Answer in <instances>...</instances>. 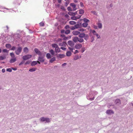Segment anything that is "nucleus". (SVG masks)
<instances>
[{
  "label": "nucleus",
  "mask_w": 133,
  "mask_h": 133,
  "mask_svg": "<svg viewBox=\"0 0 133 133\" xmlns=\"http://www.w3.org/2000/svg\"><path fill=\"white\" fill-rule=\"evenodd\" d=\"M98 94V92L96 91H91L90 92L89 95L88 96L87 98L88 99H89L90 101H93L94 99V97H93L92 98H90V97H92V95L93 96H95Z\"/></svg>",
  "instance_id": "obj_1"
},
{
  "label": "nucleus",
  "mask_w": 133,
  "mask_h": 133,
  "mask_svg": "<svg viewBox=\"0 0 133 133\" xmlns=\"http://www.w3.org/2000/svg\"><path fill=\"white\" fill-rule=\"evenodd\" d=\"M45 55L43 54H42L39 55L38 58V63L39 64H40V62H43L45 61Z\"/></svg>",
  "instance_id": "obj_2"
},
{
  "label": "nucleus",
  "mask_w": 133,
  "mask_h": 133,
  "mask_svg": "<svg viewBox=\"0 0 133 133\" xmlns=\"http://www.w3.org/2000/svg\"><path fill=\"white\" fill-rule=\"evenodd\" d=\"M40 120L41 122H44L45 123H46L50 122V121L51 119L49 118L42 117L40 118Z\"/></svg>",
  "instance_id": "obj_3"
},
{
  "label": "nucleus",
  "mask_w": 133,
  "mask_h": 133,
  "mask_svg": "<svg viewBox=\"0 0 133 133\" xmlns=\"http://www.w3.org/2000/svg\"><path fill=\"white\" fill-rule=\"evenodd\" d=\"M32 56L31 55L28 54L22 57V58L24 60L28 59L31 58Z\"/></svg>",
  "instance_id": "obj_4"
},
{
  "label": "nucleus",
  "mask_w": 133,
  "mask_h": 133,
  "mask_svg": "<svg viewBox=\"0 0 133 133\" xmlns=\"http://www.w3.org/2000/svg\"><path fill=\"white\" fill-rule=\"evenodd\" d=\"M22 49L21 47H18L17 50L15 51V52L16 54L19 55L21 52Z\"/></svg>",
  "instance_id": "obj_5"
},
{
  "label": "nucleus",
  "mask_w": 133,
  "mask_h": 133,
  "mask_svg": "<svg viewBox=\"0 0 133 133\" xmlns=\"http://www.w3.org/2000/svg\"><path fill=\"white\" fill-rule=\"evenodd\" d=\"M67 43L71 47L73 46L75 44L74 42L71 41H69Z\"/></svg>",
  "instance_id": "obj_6"
},
{
  "label": "nucleus",
  "mask_w": 133,
  "mask_h": 133,
  "mask_svg": "<svg viewBox=\"0 0 133 133\" xmlns=\"http://www.w3.org/2000/svg\"><path fill=\"white\" fill-rule=\"evenodd\" d=\"M97 25L99 29H101L102 28V24L100 20L98 21V22L97 23Z\"/></svg>",
  "instance_id": "obj_7"
},
{
  "label": "nucleus",
  "mask_w": 133,
  "mask_h": 133,
  "mask_svg": "<svg viewBox=\"0 0 133 133\" xmlns=\"http://www.w3.org/2000/svg\"><path fill=\"white\" fill-rule=\"evenodd\" d=\"M72 33L74 35L76 36L79 35L80 32L74 30L72 32Z\"/></svg>",
  "instance_id": "obj_8"
},
{
  "label": "nucleus",
  "mask_w": 133,
  "mask_h": 133,
  "mask_svg": "<svg viewBox=\"0 0 133 133\" xmlns=\"http://www.w3.org/2000/svg\"><path fill=\"white\" fill-rule=\"evenodd\" d=\"M58 44L60 46H65L66 45V43L62 41V42L59 43Z\"/></svg>",
  "instance_id": "obj_9"
},
{
  "label": "nucleus",
  "mask_w": 133,
  "mask_h": 133,
  "mask_svg": "<svg viewBox=\"0 0 133 133\" xmlns=\"http://www.w3.org/2000/svg\"><path fill=\"white\" fill-rule=\"evenodd\" d=\"M34 51L36 54H37L38 55H41V54H43L37 48H35L34 49Z\"/></svg>",
  "instance_id": "obj_10"
},
{
  "label": "nucleus",
  "mask_w": 133,
  "mask_h": 133,
  "mask_svg": "<svg viewBox=\"0 0 133 133\" xmlns=\"http://www.w3.org/2000/svg\"><path fill=\"white\" fill-rule=\"evenodd\" d=\"M106 113L108 115H111V114H114V112L112 110H108L107 111Z\"/></svg>",
  "instance_id": "obj_11"
},
{
  "label": "nucleus",
  "mask_w": 133,
  "mask_h": 133,
  "mask_svg": "<svg viewBox=\"0 0 133 133\" xmlns=\"http://www.w3.org/2000/svg\"><path fill=\"white\" fill-rule=\"evenodd\" d=\"M82 47V45L80 44H77L75 46V48L77 49H80Z\"/></svg>",
  "instance_id": "obj_12"
},
{
  "label": "nucleus",
  "mask_w": 133,
  "mask_h": 133,
  "mask_svg": "<svg viewBox=\"0 0 133 133\" xmlns=\"http://www.w3.org/2000/svg\"><path fill=\"white\" fill-rule=\"evenodd\" d=\"M16 60V58H12L9 61V62L11 63H12L15 62Z\"/></svg>",
  "instance_id": "obj_13"
},
{
  "label": "nucleus",
  "mask_w": 133,
  "mask_h": 133,
  "mask_svg": "<svg viewBox=\"0 0 133 133\" xmlns=\"http://www.w3.org/2000/svg\"><path fill=\"white\" fill-rule=\"evenodd\" d=\"M78 38L77 36H75L73 37V41L75 43L78 41Z\"/></svg>",
  "instance_id": "obj_14"
},
{
  "label": "nucleus",
  "mask_w": 133,
  "mask_h": 133,
  "mask_svg": "<svg viewBox=\"0 0 133 133\" xmlns=\"http://www.w3.org/2000/svg\"><path fill=\"white\" fill-rule=\"evenodd\" d=\"M57 56L58 58H62L64 57L65 55L63 54H59Z\"/></svg>",
  "instance_id": "obj_15"
},
{
  "label": "nucleus",
  "mask_w": 133,
  "mask_h": 133,
  "mask_svg": "<svg viewBox=\"0 0 133 133\" xmlns=\"http://www.w3.org/2000/svg\"><path fill=\"white\" fill-rule=\"evenodd\" d=\"M115 103L117 105H119L120 104L121 101L119 99H117L115 101Z\"/></svg>",
  "instance_id": "obj_16"
},
{
  "label": "nucleus",
  "mask_w": 133,
  "mask_h": 133,
  "mask_svg": "<svg viewBox=\"0 0 133 133\" xmlns=\"http://www.w3.org/2000/svg\"><path fill=\"white\" fill-rule=\"evenodd\" d=\"M38 63V61H33L31 63V66H34L37 64Z\"/></svg>",
  "instance_id": "obj_17"
},
{
  "label": "nucleus",
  "mask_w": 133,
  "mask_h": 133,
  "mask_svg": "<svg viewBox=\"0 0 133 133\" xmlns=\"http://www.w3.org/2000/svg\"><path fill=\"white\" fill-rule=\"evenodd\" d=\"M70 5L71 6H72L74 10H76V5L75 4L73 3H71L70 4Z\"/></svg>",
  "instance_id": "obj_18"
},
{
  "label": "nucleus",
  "mask_w": 133,
  "mask_h": 133,
  "mask_svg": "<svg viewBox=\"0 0 133 133\" xmlns=\"http://www.w3.org/2000/svg\"><path fill=\"white\" fill-rule=\"evenodd\" d=\"M55 52L56 53L59 52L60 51V49L58 46L57 48L55 49Z\"/></svg>",
  "instance_id": "obj_19"
},
{
  "label": "nucleus",
  "mask_w": 133,
  "mask_h": 133,
  "mask_svg": "<svg viewBox=\"0 0 133 133\" xmlns=\"http://www.w3.org/2000/svg\"><path fill=\"white\" fill-rule=\"evenodd\" d=\"M85 34L84 33H82L81 34L80 33L79 35V36L80 38H84V36L85 35Z\"/></svg>",
  "instance_id": "obj_20"
},
{
  "label": "nucleus",
  "mask_w": 133,
  "mask_h": 133,
  "mask_svg": "<svg viewBox=\"0 0 133 133\" xmlns=\"http://www.w3.org/2000/svg\"><path fill=\"white\" fill-rule=\"evenodd\" d=\"M79 14H83L84 13V10L82 9H80L79 10Z\"/></svg>",
  "instance_id": "obj_21"
},
{
  "label": "nucleus",
  "mask_w": 133,
  "mask_h": 133,
  "mask_svg": "<svg viewBox=\"0 0 133 133\" xmlns=\"http://www.w3.org/2000/svg\"><path fill=\"white\" fill-rule=\"evenodd\" d=\"M28 49L27 47L24 48L23 49V51L25 53H27L28 51Z\"/></svg>",
  "instance_id": "obj_22"
},
{
  "label": "nucleus",
  "mask_w": 133,
  "mask_h": 133,
  "mask_svg": "<svg viewBox=\"0 0 133 133\" xmlns=\"http://www.w3.org/2000/svg\"><path fill=\"white\" fill-rule=\"evenodd\" d=\"M56 58L55 57H53L49 61V62L51 63H52L53 62L55 61Z\"/></svg>",
  "instance_id": "obj_23"
},
{
  "label": "nucleus",
  "mask_w": 133,
  "mask_h": 133,
  "mask_svg": "<svg viewBox=\"0 0 133 133\" xmlns=\"http://www.w3.org/2000/svg\"><path fill=\"white\" fill-rule=\"evenodd\" d=\"M5 46L8 49H10L11 48V45L9 44H6L5 45Z\"/></svg>",
  "instance_id": "obj_24"
},
{
  "label": "nucleus",
  "mask_w": 133,
  "mask_h": 133,
  "mask_svg": "<svg viewBox=\"0 0 133 133\" xmlns=\"http://www.w3.org/2000/svg\"><path fill=\"white\" fill-rule=\"evenodd\" d=\"M52 46L53 48H55V49H56L57 48L58 46V45L56 44H52Z\"/></svg>",
  "instance_id": "obj_25"
},
{
  "label": "nucleus",
  "mask_w": 133,
  "mask_h": 133,
  "mask_svg": "<svg viewBox=\"0 0 133 133\" xmlns=\"http://www.w3.org/2000/svg\"><path fill=\"white\" fill-rule=\"evenodd\" d=\"M71 53L70 51H68L66 53V55L67 56H70L71 55Z\"/></svg>",
  "instance_id": "obj_26"
},
{
  "label": "nucleus",
  "mask_w": 133,
  "mask_h": 133,
  "mask_svg": "<svg viewBox=\"0 0 133 133\" xmlns=\"http://www.w3.org/2000/svg\"><path fill=\"white\" fill-rule=\"evenodd\" d=\"M89 36L88 35L85 34V35L84 36V39L86 40H87L89 38Z\"/></svg>",
  "instance_id": "obj_27"
},
{
  "label": "nucleus",
  "mask_w": 133,
  "mask_h": 133,
  "mask_svg": "<svg viewBox=\"0 0 133 133\" xmlns=\"http://www.w3.org/2000/svg\"><path fill=\"white\" fill-rule=\"evenodd\" d=\"M46 57L48 59H50L51 58V55L50 54L47 53L46 55Z\"/></svg>",
  "instance_id": "obj_28"
},
{
  "label": "nucleus",
  "mask_w": 133,
  "mask_h": 133,
  "mask_svg": "<svg viewBox=\"0 0 133 133\" xmlns=\"http://www.w3.org/2000/svg\"><path fill=\"white\" fill-rule=\"evenodd\" d=\"M69 23L71 25H74L76 23V22L73 21H70L69 22Z\"/></svg>",
  "instance_id": "obj_29"
},
{
  "label": "nucleus",
  "mask_w": 133,
  "mask_h": 133,
  "mask_svg": "<svg viewBox=\"0 0 133 133\" xmlns=\"http://www.w3.org/2000/svg\"><path fill=\"white\" fill-rule=\"evenodd\" d=\"M35 70L36 69L34 68H33L30 69L29 70V71L31 72H32L35 71Z\"/></svg>",
  "instance_id": "obj_30"
},
{
  "label": "nucleus",
  "mask_w": 133,
  "mask_h": 133,
  "mask_svg": "<svg viewBox=\"0 0 133 133\" xmlns=\"http://www.w3.org/2000/svg\"><path fill=\"white\" fill-rule=\"evenodd\" d=\"M10 55L11 57L12 58H16L15 57V56L14 55V54L13 52L11 53L10 54Z\"/></svg>",
  "instance_id": "obj_31"
},
{
  "label": "nucleus",
  "mask_w": 133,
  "mask_h": 133,
  "mask_svg": "<svg viewBox=\"0 0 133 133\" xmlns=\"http://www.w3.org/2000/svg\"><path fill=\"white\" fill-rule=\"evenodd\" d=\"M49 52L52 55H54V54L55 52L52 49H51L50 50Z\"/></svg>",
  "instance_id": "obj_32"
},
{
  "label": "nucleus",
  "mask_w": 133,
  "mask_h": 133,
  "mask_svg": "<svg viewBox=\"0 0 133 133\" xmlns=\"http://www.w3.org/2000/svg\"><path fill=\"white\" fill-rule=\"evenodd\" d=\"M84 40L82 38H78V41L80 43H82L84 41Z\"/></svg>",
  "instance_id": "obj_33"
},
{
  "label": "nucleus",
  "mask_w": 133,
  "mask_h": 133,
  "mask_svg": "<svg viewBox=\"0 0 133 133\" xmlns=\"http://www.w3.org/2000/svg\"><path fill=\"white\" fill-rule=\"evenodd\" d=\"M68 14L71 16H75V14L74 12H68Z\"/></svg>",
  "instance_id": "obj_34"
},
{
  "label": "nucleus",
  "mask_w": 133,
  "mask_h": 133,
  "mask_svg": "<svg viewBox=\"0 0 133 133\" xmlns=\"http://www.w3.org/2000/svg\"><path fill=\"white\" fill-rule=\"evenodd\" d=\"M88 24L87 23H84L82 24V25L83 27H86L87 26Z\"/></svg>",
  "instance_id": "obj_35"
},
{
  "label": "nucleus",
  "mask_w": 133,
  "mask_h": 133,
  "mask_svg": "<svg viewBox=\"0 0 133 133\" xmlns=\"http://www.w3.org/2000/svg\"><path fill=\"white\" fill-rule=\"evenodd\" d=\"M70 32V31L69 30H67L65 32V33L66 34H68Z\"/></svg>",
  "instance_id": "obj_36"
},
{
  "label": "nucleus",
  "mask_w": 133,
  "mask_h": 133,
  "mask_svg": "<svg viewBox=\"0 0 133 133\" xmlns=\"http://www.w3.org/2000/svg\"><path fill=\"white\" fill-rule=\"evenodd\" d=\"M71 19L72 20H76L77 19L76 17V16H73L71 17Z\"/></svg>",
  "instance_id": "obj_37"
},
{
  "label": "nucleus",
  "mask_w": 133,
  "mask_h": 133,
  "mask_svg": "<svg viewBox=\"0 0 133 133\" xmlns=\"http://www.w3.org/2000/svg\"><path fill=\"white\" fill-rule=\"evenodd\" d=\"M4 28H6V29L5 30V32H8V29H9V27L8 26H6V27H4Z\"/></svg>",
  "instance_id": "obj_38"
},
{
  "label": "nucleus",
  "mask_w": 133,
  "mask_h": 133,
  "mask_svg": "<svg viewBox=\"0 0 133 133\" xmlns=\"http://www.w3.org/2000/svg\"><path fill=\"white\" fill-rule=\"evenodd\" d=\"M83 21L84 22H85V23H87L89 21V20L88 19L85 18H84L83 19Z\"/></svg>",
  "instance_id": "obj_39"
},
{
  "label": "nucleus",
  "mask_w": 133,
  "mask_h": 133,
  "mask_svg": "<svg viewBox=\"0 0 133 133\" xmlns=\"http://www.w3.org/2000/svg\"><path fill=\"white\" fill-rule=\"evenodd\" d=\"M79 59V57L78 56H76L74 58V60H76Z\"/></svg>",
  "instance_id": "obj_40"
},
{
  "label": "nucleus",
  "mask_w": 133,
  "mask_h": 133,
  "mask_svg": "<svg viewBox=\"0 0 133 133\" xmlns=\"http://www.w3.org/2000/svg\"><path fill=\"white\" fill-rule=\"evenodd\" d=\"M81 15H78L76 16V18L77 19L80 18L81 17Z\"/></svg>",
  "instance_id": "obj_41"
},
{
  "label": "nucleus",
  "mask_w": 133,
  "mask_h": 133,
  "mask_svg": "<svg viewBox=\"0 0 133 133\" xmlns=\"http://www.w3.org/2000/svg\"><path fill=\"white\" fill-rule=\"evenodd\" d=\"M76 29L78 28L79 27V25L78 24H75L74 25Z\"/></svg>",
  "instance_id": "obj_42"
},
{
  "label": "nucleus",
  "mask_w": 133,
  "mask_h": 133,
  "mask_svg": "<svg viewBox=\"0 0 133 133\" xmlns=\"http://www.w3.org/2000/svg\"><path fill=\"white\" fill-rule=\"evenodd\" d=\"M5 58V57H4L3 56H0V61L4 59Z\"/></svg>",
  "instance_id": "obj_43"
},
{
  "label": "nucleus",
  "mask_w": 133,
  "mask_h": 133,
  "mask_svg": "<svg viewBox=\"0 0 133 133\" xmlns=\"http://www.w3.org/2000/svg\"><path fill=\"white\" fill-rule=\"evenodd\" d=\"M62 40L63 39H62L60 38H59L57 40V42H62Z\"/></svg>",
  "instance_id": "obj_44"
},
{
  "label": "nucleus",
  "mask_w": 133,
  "mask_h": 133,
  "mask_svg": "<svg viewBox=\"0 0 133 133\" xmlns=\"http://www.w3.org/2000/svg\"><path fill=\"white\" fill-rule=\"evenodd\" d=\"M2 52L4 53H8V51L6 49H4L2 51Z\"/></svg>",
  "instance_id": "obj_45"
},
{
  "label": "nucleus",
  "mask_w": 133,
  "mask_h": 133,
  "mask_svg": "<svg viewBox=\"0 0 133 133\" xmlns=\"http://www.w3.org/2000/svg\"><path fill=\"white\" fill-rule=\"evenodd\" d=\"M91 12L92 14H93L96 15H97V13L95 11H92Z\"/></svg>",
  "instance_id": "obj_46"
},
{
  "label": "nucleus",
  "mask_w": 133,
  "mask_h": 133,
  "mask_svg": "<svg viewBox=\"0 0 133 133\" xmlns=\"http://www.w3.org/2000/svg\"><path fill=\"white\" fill-rule=\"evenodd\" d=\"M6 70L8 72H11L12 71V70L11 69L9 68L6 69Z\"/></svg>",
  "instance_id": "obj_47"
},
{
  "label": "nucleus",
  "mask_w": 133,
  "mask_h": 133,
  "mask_svg": "<svg viewBox=\"0 0 133 133\" xmlns=\"http://www.w3.org/2000/svg\"><path fill=\"white\" fill-rule=\"evenodd\" d=\"M95 35H96V36L97 37V38L99 39L101 37L98 34H96Z\"/></svg>",
  "instance_id": "obj_48"
},
{
  "label": "nucleus",
  "mask_w": 133,
  "mask_h": 133,
  "mask_svg": "<svg viewBox=\"0 0 133 133\" xmlns=\"http://www.w3.org/2000/svg\"><path fill=\"white\" fill-rule=\"evenodd\" d=\"M68 48L69 49V50L71 51V52H73V50L74 49L73 48H71V47H68Z\"/></svg>",
  "instance_id": "obj_49"
},
{
  "label": "nucleus",
  "mask_w": 133,
  "mask_h": 133,
  "mask_svg": "<svg viewBox=\"0 0 133 133\" xmlns=\"http://www.w3.org/2000/svg\"><path fill=\"white\" fill-rule=\"evenodd\" d=\"M40 26H43L44 25V23L43 22H41L39 23Z\"/></svg>",
  "instance_id": "obj_50"
},
{
  "label": "nucleus",
  "mask_w": 133,
  "mask_h": 133,
  "mask_svg": "<svg viewBox=\"0 0 133 133\" xmlns=\"http://www.w3.org/2000/svg\"><path fill=\"white\" fill-rule=\"evenodd\" d=\"M69 1L68 0L65 2V5L66 6H67L69 4Z\"/></svg>",
  "instance_id": "obj_51"
},
{
  "label": "nucleus",
  "mask_w": 133,
  "mask_h": 133,
  "mask_svg": "<svg viewBox=\"0 0 133 133\" xmlns=\"http://www.w3.org/2000/svg\"><path fill=\"white\" fill-rule=\"evenodd\" d=\"M24 63V61H22L21 62H20L19 64V65H21L23 64Z\"/></svg>",
  "instance_id": "obj_52"
},
{
  "label": "nucleus",
  "mask_w": 133,
  "mask_h": 133,
  "mask_svg": "<svg viewBox=\"0 0 133 133\" xmlns=\"http://www.w3.org/2000/svg\"><path fill=\"white\" fill-rule=\"evenodd\" d=\"M85 50V48H82L81 49V52L82 53Z\"/></svg>",
  "instance_id": "obj_53"
},
{
  "label": "nucleus",
  "mask_w": 133,
  "mask_h": 133,
  "mask_svg": "<svg viewBox=\"0 0 133 133\" xmlns=\"http://www.w3.org/2000/svg\"><path fill=\"white\" fill-rule=\"evenodd\" d=\"M68 10L69 11H72V10L70 7H68L67 8Z\"/></svg>",
  "instance_id": "obj_54"
},
{
  "label": "nucleus",
  "mask_w": 133,
  "mask_h": 133,
  "mask_svg": "<svg viewBox=\"0 0 133 133\" xmlns=\"http://www.w3.org/2000/svg\"><path fill=\"white\" fill-rule=\"evenodd\" d=\"M94 34V35H95L96 34V31L95 30H93L91 31Z\"/></svg>",
  "instance_id": "obj_55"
},
{
  "label": "nucleus",
  "mask_w": 133,
  "mask_h": 133,
  "mask_svg": "<svg viewBox=\"0 0 133 133\" xmlns=\"http://www.w3.org/2000/svg\"><path fill=\"white\" fill-rule=\"evenodd\" d=\"M30 61H28L26 62L25 63V64L26 65L27 64H29L30 63Z\"/></svg>",
  "instance_id": "obj_56"
},
{
  "label": "nucleus",
  "mask_w": 133,
  "mask_h": 133,
  "mask_svg": "<svg viewBox=\"0 0 133 133\" xmlns=\"http://www.w3.org/2000/svg\"><path fill=\"white\" fill-rule=\"evenodd\" d=\"M16 49V47L14 46H13L12 47L11 49V50H14Z\"/></svg>",
  "instance_id": "obj_57"
},
{
  "label": "nucleus",
  "mask_w": 133,
  "mask_h": 133,
  "mask_svg": "<svg viewBox=\"0 0 133 133\" xmlns=\"http://www.w3.org/2000/svg\"><path fill=\"white\" fill-rule=\"evenodd\" d=\"M60 49H62L63 50H64V51L66 49V48H64V47H61L60 48Z\"/></svg>",
  "instance_id": "obj_58"
},
{
  "label": "nucleus",
  "mask_w": 133,
  "mask_h": 133,
  "mask_svg": "<svg viewBox=\"0 0 133 133\" xmlns=\"http://www.w3.org/2000/svg\"><path fill=\"white\" fill-rule=\"evenodd\" d=\"M80 4L81 6V7H83L84 6V5H83V4L82 2H81L80 3Z\"/></svg>",
  "instance_id": "obj_59"
},
{
  "label": "nucleus",
  "mask_w": 133,
  "mask_h": 133,
  "mask_svg": "<svg viewBox=\"0 0 133 133\" xmlns=\"http://www.w3.org/2000/svg\"><path fill=\"white\" fill-rule=\"evenodd\" d=\"M70 28V26L69 25H67L65 27V28L66 29H69Z\"/></svg>",
  "instance_id": "obj_60"
},
{
  "label": "nucleus",
  "mask_w": 133,
  "mask_h": 133,
  "mask_svg": "<svg viewBox=\"0 0 133 133\" xmlns=\"http://www.w3.org/2000/svg\"><path fill=\"white\" fill-rule=\"evenodd\" d=\"M78 30L79 31H82L83 32L84 31V30L83 29L81 28L79 29Z\"/></svg>",
  "instance_id": "obj_61"
},
{
  "label": "nucleus",
  "mask_w": 133,
  "mask_h": 133,
  "mask_svg": "<svg viewBox=\"0 0 133 133\" xmlns=\"http://www.w3.org/2000/svg\"><path fill=\"white\" fill-rule=\"evenodd\" d=\"M76 29L75 28V27L74 26H72L71 28V29L72 30H74Z\"/></svg>",
  "instance_id": "obj_62"
},
{
  "label": "nucleus",
  "mask_w": 133,
  "mask_h": 133,
  "mask_svg": "<svg viewBox=\"0 0 133 133\" xmlns=\"http://www.w3.org/2000/svg\"><path fill=\"white\" fill-rule=\"evenodd\" d=\"M78 53V51L77 50H76L74 52V54H76Z\"/></svg>",
  "instance_id": "obj_63"
},
{
  "label": "nucleus",
  "mask_w": 133,
  "mask_h": 133,
  "mask_svg": "<svg viewBox=\"0 0 133 133\" xmlns=\"http://www.w3.org/2000/svg\"><path fill=\"white\" fill-rule=\"evenodd\" d=\"M16 35H17V37H18L19 38H20L21 35H20L19 34H16Z\"/></svg>",
  "instance_id": "obj_64"
}]
</instances>
